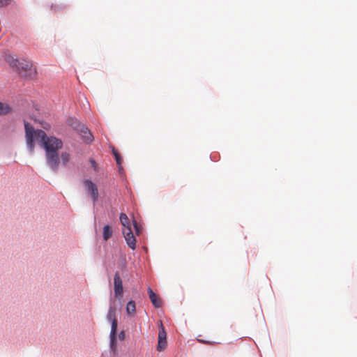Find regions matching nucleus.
<instances>
[{"label":"nucleus","instance_id":"obj_1","mask_svg":"<svg viewBox=\"0 0 357 357\" xmlns=\"http://www.w3.org/2000/svg\"><path fill=\"white\" fill-rule=\"evenodd\" d=\"M24 128L26 144L29 151H33L34 142H37L45 151L47 165L54 172H56L59 165V151L63 147L62 141L53 136H47L42 130H35L26 121H24Z\"/></svg>","mask_w":357,"mask_h":357},{"label":"nucleus","instance_id":"obj_2","mask_svg":"<svg viewBox=\"0 0 357 357\" xmlns=\"http://www.w3.org/2000/svg\"><path fill=\"white\" fill-rule=\"evenodd\" d=\"M120 222L123 226L122 231L128 247L135 250L136 248V239L132 231L131 225L128 215L126 213H121Z\"/></svg>","mask_w":357,"mask_h":357},{"label":"nucleus","instance_id":"obj_3","mask_svg":"<svg viewBox=\"0 0 357 357\" xmlns=\"http://www.w3.org/2000/svg\"><path fill=\"white\" fill-rule=\"evenodd\" d=\"M15 71H17L21 76L26 78H34L37 74L35 67L30 61L22 59Z\"/></svg>","mask_w":357,"mask_h":357},{"label":"nucleus","instance_id":"obj_4","mask_svg":"<svg viewBox=\"0 0 357 357\" xmlns=\"http://www.w3.org/2000/svg\"><path fill=\"white\" fill-rule=\"evenodd\" d=\"M114 295L119 299H121L123 294V281L120 277L119 272L116 271L114 276Z\"/></svg>","mask_w":357,"mask_h":357},{"label":"nucleus","instance_id":"obj_5","mask_svg":"<svg viewBox=\"0 0 357 357\" xmlns=\"http://www.w3.org/2000/svg\"><path fill=\"white\" fill-rule=\"evenodd\" d=\"M84 184L86 187V189L88 193L90 195L91 199L93 203H96L98 199V190L97 185L93 183L91 180L85 179L84 181Z\"/></svg>","mask_w":357,"mask_h":357},{"label":"nucleus","instance_id":"obj_6","mask_svg":"<svg viewBox=\"0 0 357 357\" xmlns=\"http://www.w3.org/2000/svg\"><path fill=\"white\" fill-rule=\"evenodd\" d=\"M167 333L162 323L160 322V330L158 333V341L157 350L161 351L167 347Z\"/></svg>","mask_w":357,"mask_h":357},{"label":"nucleus","instance_id":"obj_7","mask_svg":"<svg viewBox=\"0 0 357 357\" xmlns=\"http://www.w3.org/2000/svg\"><path fill=\"white\" fill-rule=\"evenodd\" d=\"M148 294L149 296V298L152 304L154 305V307L157 308L160 307L162 306L161 300L160 298L158 297V296L153 291V290L151 288H149Z\"/></svg>","mask_w":357,"mask_h":357},{"label":"nucleus","instance_id":"obj_8","mask_svg":"<svg viewBox=\"0 0 357 357\" xmlns=\"http://www.w3.org/2000/svg\"><path fill=\"white\" fill-rule=\"evenodd\" d=\"M6 61L15 70L21 61L11 54H7L6 56Z\"/></svg>","mask_w":357,"mask_h":357},{"label":"nucleus","instance_id":"obj_9","mask_svg":"<svg viewBox=\"0 0 357 357\" xmlns=\"http://www.w3.org/2000/svg\"><path fill=\"white\" fill-rule=\"evenodd\" d=\"M103 238L105 241H107L112 236V230L109 225H105L103 227L102 231Z\"/></svg>","mask_w":357,"mask_h":357},{"label":"nucleus","instance_id":"obj_10","mask_svg":"<svg viewBox=\"0 0 357 357\" xmlns=\"http://www.w3.org/2000/svg\"><path fill=\"white\" fill-rule=\"evenodd\" d=\"M116 309L114 306H110L109 308V311L107 313V318L110 321H114V320H117L116 317Z\"/></svg>","mask_w":357,"mask_h":357},{"label":"nucleus","instance_id":"obj_11","mask_svg":"<svg viewBox=\"0 0 357 357\" xmlns=\"http://www.w3.org/2000/svg\"><path fill=\"white\" fill-rule=\"evenodd\" d=\"M136 306L135 303L133 301H130L127 303L126 312L128 314L131 315L135 313Z\"/></svg>","mask_w":357,"mask_h":357},{"label":"nucleus","instance_id":"obj_12","mask_svg":"<svg viewBox=\"0 0 357 357\" xmlns=\"http://www.w3.org/2000/svg\"><path fill=\"white\" fill-rule=\"evenodd\" d=\"M11 112V107L6 103L0 102V114H6Z\"/></svg>","mask_w":357,"mask_h":357},{"label":"nucleus","instance_id":"obj_13","mask_svg":"<svg viewBox=\"0 0 357 357\" xmlns=\"http://www.w3.org/2000/svg\"><path fill=\"white\" fill-rule=\"evenodd\" d=\"M70 155L67 152H63L61 154V160L63 165H66L67 163L70 161Z\"/></svg>","mask_w":357,"mask_h":357},{"label":"nucleus","instance_id":"obj_14","mask_svg":"<svg viewBox=\"0 0 357 357\" xmlns=\"http://www.w3.org/2000/svg\"><path fill=\"white\" fill-rule=\"evenodd\" d=\"M111 322H112V326H111L110 336L114 337L116 335L118 321L114 320V321H111Z\"/></svg>","mask_w":357,"mask_h":357},{"label":"nucleus","instance_id":"obj_15","mask_svg":"<svg viewBox=\"0 0 357 357\" xmlns=\"http://www.w3.org/2000/svg\"><path fill=\"white\" fill-rule=\"evenodd\" d=\"M112 153L115 157V160H116V164L117 165L119 166V169L121 168V162H122V158L120 155V154L119 153V152L115 149H113L112 150Z\"/></svg>","mask_w":357,"mask_h":357},{"label":"nucleus","instance_id":"obj_16","mask_svg":"<svg viewBox=\"0 0 357 357\" xmlns=\"http://www.w3.org/2000/svg\"><path fill=\"white\" fill-rule=\"evenodd\" d=\"M84 133V137L85 139V141L86 142H91L93 139V137L91 135V133L87 130V128L85 129V130L83 131Z\"/></svg>","mask_w":357,"mask_h":357},{"label":"nucleus","instance_id":"obj_17","mask_svg":"<svg viewBox=\"0 0 357 357\" xmlns=\"http://www.w3.org/2000/svg\"><path fill=\"white\" fill-rule=\"evenodd\" d=\"M110 348L113 352L116 351V336H110Z\"/></svg>","mask_w":357,"mask_h":357},{"label":"nucleus","instance_id":"obj_18","mask_svg":"<svg viewBox=\"0 0 357 357\" xmlns=\"http://www.w3.org/2000/svg\"><path fill=\"white\" fill-rule=\"evenodd\" d=\"M133 226L135 227L136 234L139 235L140 233V230H139V227L137 225V222L135 220H133Z\"/></svg>","mask_w":357,"mask_h":357},{"label":"nucleus","instance_id":"obj_19","mask_svg":"<svg viewBox=\"0 0 357 357\" xmlns=\"http://www.w3.org/2000/svg\"><path fill=\"white\" fill-rule=\"evenodd\" d=\"M10 0H0V7L7 6Z\"/></svg>","mask_w":357,"mask_h":357},{"label":"nucleus","instance_id":"obj_20","mask_svg":"<svg viewBox=\"0 0 357 357\" xmlns=\"http://www.w3.org/2000/svg\"><path fill=\"white\" fill-rule=\"evenodd\" d=\"M90 162H91V164L92 167H93L95 169H96V168H97V166H98V165H97V163L96 162V161H95L93 159H91V160H90Z\"/></svg>","mask_w":357,"mask_h":357},{"label":"nucleus","instance_id":"obj_21","mask_svg":"<svg viewBox=\"0 0 357 357\" xmlns=\"http://www.w3.org/2000/svg\"><path fill=\"white\" fill-rule=\"evenodd\" d=\"M119 338L121 340H123L124 338H125V333L123 331H121L119 334Z\"/></svg>","mask_w":357,"mask_h":357},{"label":"nucleus","instance_id":"obj_22","mask_svg":"<svg viewBox=\"0 0 357 357\" xmlns=\"http://www.w3.org/2000/svg\"><path fill=\"white\" fill-rule=\"evenodd\" d=\"M199 341L202 342V343H205V344H213V343L211 342L204 341V340H199Z\"/></svg>","mask_w":357,"mask_h":357}]
</instances>
